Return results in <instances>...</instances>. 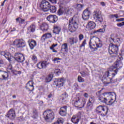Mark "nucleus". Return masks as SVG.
<instances>
[{
	"label": "nucleus",
	"instance_id": "f257e3e1",
	"mask_svg": "<svg viewBox=\"0 0 124 124\" xmlns=\"http://www.w3.org/2000/svg\"><path fill=\"white\" fill-rule=\"evenodd\" d=\"M117 59L116 62L114 63L115 66H112L110 67L108 71L106 73L103 78V83L106 86L111 84V83H114V77L118 72V69L123 67V57H120Z\"/></svg>",
	"mask_w": 124,
	"mask_h": 124
},
{
	"label": "nucleus",
	"instance_id": "f03ea898",
	"mask_svg": "<svg viewBox=\"0 0 124 124\" xmlns=\"http://www.w3.org/2000/svg\"><path fill=\"white\" fill-rule=\"evenodd\" d=\"M105 96L107 98L103 97L102 95H99L98 97V100L99 102H102L103 103H105L106 104H112L116 101L117 99V95L116 93L113 92L106 93H104Z\"/></svg>",
	"mask_w": 124,
	"mask_h": 124
},
{
	"label": "nucleus",
	"instance_id": "7ed1b4c3",
	"mask_svg": "<svg viewBox=\"0 0 124 124\" xmlns=\"http://www.w3.org/2000/svg\"><path fill=\"white\" fill-rule=\"evenodd\" d=\"M79 26V20L76 17L71 18L69 19V23L68 25V30L70 32H74L78 30Z\"/></svg>",
	"mask_w": 124,
	"mask_h": 124
},
{
	"label": "nucleus",
	"instance_id": "20e7f679",
	"mask_svg": "<svg viewBox=\"0 0 124 124\" xmlns=\"http://www.w3.org/2000/svg\"><path fill=\"white\" fill-rule=\"evenodd\" d=\"M87 102L86 99H80L79 97L74 98L73 100V104L75 107L78 108H83L84 106L86 105Z\"/></svg>",
	"mask_w": 124,
	"mask_h": 124
},
{
	"label": "nucleus",
	"instance_id": "39448f33",
	"mask_svg": "<svg viewBox=\"0 0 124 124\" xmlns=\"http://www.w3.org/2000/svg\"><path fill=\"white\" fill-rule=\"evenodd\" d=\"M93 17L95 20V23L98 25H101L103 22V17L101 15V12L98 10H95L93 13Z\"/></svg>",
	"mask_w": 124,
	"mask_h": 124
},
{
	"label": "nucleus",
	"instance_id": "423d86ee",
	"mask_svg": "<svg viewBox=\"0 0 124 124\" xmlns=\"http://www.w3.org/2000/svg\"><path fill=\"white\" fill-rule=\"evenodd\" d=\"M109 108L107 107L99 106L96 108V112L97 114H100L101 117H105L108 113Z\"/></svg>",
	"mask_w": 124,
	"mask_h": 124
},
{
	"label": "nucleus",
	"instance_id": "0eeeda50",
	"mask_svg": "<svg viewBox=\"0 0 124 124\" xmlns=\"http://www.w3.org/2000/svg\"><path fill=\"white\" fill-rule=\"evenodd\" d=\"M44 118L46 122H52L54 119H55V117L54 116V112L51 110V109H47L44 113Z\"/></svg>",
	"mask_w": 124,
	"mask_h": 124
},
{
	"label": "nucleus",
	"instance_id": "6e6552de",
	"mask_svg": "<svg viewBox=\"0 0 124 124\" xmlns=\"http://www.w3.org/2000/svg\"><path fill=\"white\" fill-rule=\"evenodd\" d=\"M14 45L17 47V48H20V49H23V48L26 47L27 45L25 40L21 39H16L14 42Z\"/></svg>",
	"mask_w": 124,
	"mask_h": 124
},
{
	"label": "nucleus",
	"instance_id": "1a4fd4ad",
	"mask_svg": "<svg viewBox=\"0 0 124 124\" xmlns=\"http://www.w3.org/2000/svg\"><path fill=\"white\" fill-rule=\"evenodd\" d=\"M119 51V47L117 45H112L109 46L108 49V52L111 57H117L118 56V52Z\"/></svg>",
	"mask_w": 124,
	"mask_h": 124
},
{
	"label": "nucleus",
	"instance_id": "9d476101",
	"mask_svg": "<svg viewBox=\"0 0 124 124\" xmlns=\"http://www.w3.org/2000/svg\"><path fill=\"white\" fill-rule=\"evenodd\" d=\"M50 6L51 4L46 0H43L40 5L42 10L44 11V12L49 11V9L50 8Z\"/></svg>",
	"mask_w": 124,
	"mask_h": 124
},
{
	"label": "nucleus",
	"instance_id": "9b49d317",
	"mask_svg": "<svg viewBox=\"0 0 124 124\" xmlns=\"http://www.w3.org/2000/svg\"><path fill=\"white\" fill-rule=\"evenodd\" d=\"M14 58L17 62H23L24 61H25V56L20 52L16 53Z\"/></svg>",
	"mask_w": 124,
	"mask_h": 124
},
{
	"label": "nucleus",
	"instance_id": "f8f14e48",
	"mask_svg": "<svg viewBox=\"0 0 124 124\" xmlns=\"http://www.w3.org/2000/svg\"><path fill=\"white\" fill-rule=\"evenodd\" d=\"M64 78H55L53 80V84L55 85L58 88H61L64 84Z\"/></svg>",
	"mask_w": 124,
	"mask_h": 124
},
{
	"label": "nucleus",
	"instance_id": "ddd939ff",
	"mask_svg": "<svg viewBox=\"0 0 124 124\" xmlns=\"http://www.w3.org/2000/svg\"><path fill=\"white\" fill-rule=\"evenodd\" d=\"M46 20L48 21L49 23L55 24V23L59 20V18L56 15H50L46 17Z\"/></svg>",
	"mask_w": 124,
	"mask_h": 124
},
{
	"label": "nucleus",
	"instance_id": "4468645a",
	"mask_svg": "<svg viewBox=\"0 0 124 124\" xmlns=\"http://www.w3.org/2000/svg\"><path fill=\"white\" fill-rule=\"evenodd\" d=\"M8 72L0 70V80H8Z\"/></svg>",
	"mask_w": 124,
	"mask_h": 124
},
{
	"label": "nucleus",
	"instance_id": "2eb2a0df",
	"mask_svg": "<svg viewBox=\"0 0 124 124\" xmlns=\"http://www.w3.org/2000/svg\"><path fill=\"white\" fill-rule=\"evenodd\" d=\"M15 116H16L15 111L13 109H10L6 115V117L9 118L11 120H14L15 119Z\"/></svg>",
	"mask_w": 124,
	"mask_h": 124
},
{
	"label": "nucleus",
	"instance_id": "dca6fc26",
	"mask_svg": "<svg viewBox=\"0 0 124 124\" xmlns=\"http://www.w3.org/2000/svg\"><path fill=\"white\" fill-rule=\"evenodd\" d=\"M33 81L32 80L30 81L26 84V89L29 92H32L34 90V87H33Z\"/></svg>",
	"mask_w": 124,
	"mask_h": 124
},
{
	"label": "nucleus",
	"instance_id": "f3484780",
	"mask_svg": "<svg viewBox=\"0 0 124 124\" xmlns=\"http://www.w3.org/2000/svg\"><path fill=\"white\" fill-rule=\"evenodd\" d=\"M49 62H47L46 61H43V62H40L37 64V66L39 69H42V68H46Z\"/></svg>",
	"mask_w": 124,
	"mask_h": 124
},
{
	"label": "nucleus",
	"instance_id": "a211bd4d",
	"mask_svg": "<svg viewBox=\"0 0 124 124\" xmlns=\"http://www.w3.org/2000/svg\"><path fill=\"white\" fill-rule=\"evenodd\" d=\"M91 15V13L89 11L88 9H86L84 10L82 14V18L83 20H88L90 18V15Z\"/></svg>",
	"mask_w": 124,
	"mask_h": 124
},
{
	"label": "nucleus",
	"instance_id": "6ab92c4d",
	"mask_svg": "<svg viewBox=\"0 0 124 124\" xmlns=\"http://www.w3.org/2000/svg\"><path fill=\"white\" fill-rule=\"evenodd\" d=\"M67 111V107L66 106H63L61 108L59 111V114L62 117H64L66 116V112Z\"/></svg>",
	"mask_w": 124,
	"mask_h": 124
},
{
	"label": "nucleus",
	"instance_id": "aec40b11",
	"mask_svg": "<svg viewBox=\"0 0 124 124\" xmlns=\"http://www.w3.org/2000/svg\"><path fill=\"white\" fill-rule=\"evenodd\" d=\"M0 55L1 56H4V57H5V58H6V59H7L8 61H9V62H12V60H11V59H12V58H13V57H11V55H10V54L8 53H5V52L4 51H1L0 52Z\"/></svg>",
	"mask_w": 124,
	"mask_h": 124
},
{
	"label": "nucleus",
	"instance_id": "412c9836",
	"mask_svg": "<svg viewBox=\"0 0 124 124\" xmlns=\"http://www.w3.org/2000/svg\"><path fill=\"white\" fill-rule=\"evenodd\" d=\"M95 27H96V24L93 21H90L87 25V28H88L90 31L95 29Z\"/></svg>",
	"mask_w": 124,
	"mask_h": 124
},
{
	"label": "nucleus",
	"instance_id": "4be33fe9",
	"mask_svg": "<svg viewBox=\"0 0 124 124\" xmlns=\"http://www.w3.org/2000/svg\"><path fill=\"white\" fill-rule=\"evenodd\" d=\"M51 37H52V34L51 33H46L42 36L41 40H42V41H45L46 39L51 38Z\"/></svg>",
	"mask_w": 124,
	"mask_h": 124
},
{
	"label": "nucleus",
	"instance_id": "5701e85b",
	"mask_svg": "<svg viewBox=\"0 0 124 124\" xmlns=\"http://www.w3.org/2000/svg\"><path fill=\"white\" fill-rule=\"evenodd\" d=\"M40 29L43 31H46L49 29V26L46 23L44 22L42 24Z\"/></svg>",
	"mask_w": 124,
	"mask_h": 124
},
{
	"label": "nucleus",
	"instance_id": "b1692460",
	"mask_svg": "<svg viewBox=\"0 0 124 124\" xmlns=\"http://www.w3.org/2000/svg\"><path fill=\"white\" fill-rule=\"evenodd\" d=\"M79 121H80V117L77 116H74L71 119V121L75 124H78V123H79Z\"/></svg>",
	"mask_w": 124,
	"mask_h": 124
},
{
	"label": "nucleus",
	"instance_id": "393cba45",
	"mask_svg": "<svg viewBox=\"0 0 124 124\" xmlns=\"http://www.w3.org/2000/svg\"><path fill=\"white\" fill-rule=\"evenodd\" d=\"M29 44L31 50H33V49H34V47L37 45L36 41L34 40H31Z\"/></svg>",
	"mask_w": 124,
	"mask_h": 124
},
{
	"label": "nucleus",
	"instance_id": "a878e982",
	"mask_svg": "<svg viewBox=\"0 0 124 124\" xmlns=\"http://www.w3.org/2000/svg\"><path fill=\"white\" fill-rule=\"evenodd\" d=\"M64 11H65V9L62 7H60L58 11L57 14L61 16L63 14Z\"/></svg>",
	"mask_w": 124,
	"mask_h": 124
},
{
	"label": "nucleus",
	"instance_id": "bb28decb",
	"mask_svg": "<svg viewBox=\"0 0 124 124\" xmlns=\"http://www.w3.org/2000/svg\"><path fill=\"white\" fill-rule=\"evenodd\" d=\"M78 42V38H69V43L71 45H73L74 43H76Z\"/></svg>",
	"mask_w": 124,
	"mask_h": 124
},
{
	"label": "nucleus",
	"instance_id": "cd10ccee",
	"mask_svg": "<svg viewBox=\"0 0 124 124\" xmlns=\"http://www.w3.org/2000/svg\"><path fill=\"white\" fill-rule=\"evenodd\" d=\"M27 30L29 31H31V32H33V31H35V25L31 24L28 27Z\"/></svg>",
	"mask_w": 124,
	"mask_h": 124
},
{
	"label": "nucleus",
	"instance_id": "c85d7f7f",
	"mask_svg": "<svg viewBox=\"0 0 124 124\" xmlns=\"http://www.w3.org/2000/svg\"><path fill=\"white\" fill-rule=\"evenodd\" d=\"M32 118L34 119H37V118H38V113L37 112V110H36V109H33Z\"/></svg>",
	"mask_w": 124,
	"mask_h": 124
},
{
	"label": "nucleus",
	"instance_id": "c756f323",
	"mask_svg": "<svg viewBox=\"0 0 124 124\" xmlns=\"http://www.w3.org/2000/svg\"><path fill=\"white\" fill-rule=\"evenodd\" d=\"M95 45L93 44L92 45V41L90 40L89 42V47L92 50V51H96L97 48L95 46Z\"/></svg>",
	"mask_w": 124,
	"mask_h": 124
},
{
	"label": "nucleus",
	"instance_id": "7c9ffc66",
	"mask_svg": "<svg viewBox=\"0 0 124 124\" xmlns=\"http://www.w3.org/2000/svg\"><path fill=\"white\" fill-rule=\"evenodd\" d=\"M51 13H55L56 11H57V7L55 6H51L49 8V10Z\"/></svg>",
	"mask_w": 124,
	"mask_h": 124
},
{
	"label": "nucleus",
	"instance_id": "2f4dec72",
	"mask_svg": "<svg viewBox=\"0 0 124 124\" xmlns=\"http://www.w3.org/2000/svg\"><path fill=\"white\" fill-rule=\"evenodd\" d=\"M62 50H63L65 52H68V47L67 44L65 43L62 45Z\"/></svg>",
	"mask_w": 124,
	"mask_h": 124
},
{
	"label": "nucleus",
	"instance_id": "473e14b6",
	"mask_svg": "<svg viewBox=\"0 0 124 124\" xmlns=\"http://www.w3.org/2000/svg\"><path fill=\"white\" fill-rule=\"evenodd\" d=\"M60 31H61V28H60L59 27H54V29L53 30L54 33H55L56 34H59Z\"/></svg>",
	"mask_w": 124,
	"mask_h": 124
},
{
	"label": "nucleus",
	"instance_id": "72a5a7b5",
	"mask_svg": "<svg viewBox=\"0 0 124 124\" xmlns=\"http://www.w3.org/2000/svg\"><path fill=\"white\" fill-rule=\"evenodd\" d=\"M53 79V75H49L46 78V83H49L52 81Z\"/></svg>",
	"mask_w": 124,
	"mask_h": 124
},
{
	"label": "nucleus",
	"instance_id": "f704fd0d",
	"mask_svg": "<svg viewBox=\"0 0 124 124\" xmlns=\"http://www.w3.org/2000/svg\"><path fill=\"white\" fill-rule=\"evenodd\" d=\"M31 60L34 63L37 62V57L35 55H33L31 57Z\"/></svg>",
	"mask_w": 124,
	"mask_h": 124
},
{
	"label": "nucleus",
	"instance_id": "c9c22d12",
	"mask_svg": "<svg viewBox=\"0 0 124 124\" xmlns=\"http://www.w3.org/2000/svg\"><path fill=\"white\" fill-rule=\"evenodd\" d=\"M105 32V29L104 28L103 29H99L97 31H95L93 33H96V32H101V33H104Z\"/></svg>",
	"mask_w": 124,
	"mask_h": 124
},
{
	"label": "nucleus",
	"instance_id": "e433bc0d",
	"mask_svg": "<svg viewBox=\"0 0 124 124\" xmlns=\"http://www.w3.org/2000/svg\"><path fill=\"white\" fill-rule=\"evenodd\" d=\"M83 5L81 4H78L77 6V9L78 11H81L83 9Z\"/></svg>",
	"mask_w": 124,
	"mask_h": 124
},
{
	"label": "nucleus",
	"instance_id": "4c0bfd02",
	"mask_svg": "<svg viewBox=\"0 0 124 124\" xmlns=\"http://www.w3.org/2000/svg\"><path fill=\"white\" fill-rule=\"evenodd\" d=\"M95 44L96 48H101L102 47V43L100 41V40H99V42Z\"/></svg>",
	"mask_w": 124,
	"mask_h": 124
},
{
	"label": "nucleus",
	"instance_id": "58836bf2",
	"mask_svg": "<svg viewBox=\"0 0 124 124\" xmlns=\"http://www.w3.org/2000/svg\"><path fill=\"white\" fill-rule=\"evenodd\" d=\"M62 96L63 97L62 98V100L63 101V102H64V101H65V99L67 97H68V94H67L66 93H64L62 94Z\"/></svg>",
	"mask_w": 124,
	"mask_h": 124
},
{
	"label": "nucleus",
	"instance_id": "ea45409f",
	"mask_svg": "<svg viewBox=\"0 0 124 124\" xmlns=\"http://www.w3.org/2000/svg\"><path fill=\"white\" fill-rule=\"evenodd\" d=\"M92 107H93V103L90 102H88L87 104V106H86L87 109H91V108H92Z\"/></svg>",
	"mask_w": 124,
	"mask_h": 124
},
{
	"label": "nucleus",
	"instance_id": "a19ab883",
	"mask_svg": "<svg viewBox=\"0 0 124 124\" xmlns=\"http://www.w3.org/2000/svg\"><path fill=\"white\" fill-rule=\"evenodd\" d=\"M109 17L110 18V19H112L113 18H116V19H118V18H119V16H118L117 14H115V15H110L109 16Z\"/></svg>",
	"mask_w": 124,
	"mask_h": 124
},
{
	"label": "nucleus",
	"instance_id": "79ce46f5",
	"mask_svg": "<svg viewBox=\"0 0 124 124\" xmlns=\"http://www.w3.org/2000/svg\"><path fill=\"white\" fill-rule=\"evenodd\" d=\"M86 44H87V40L85 39L82 42L81 45L79 46L80 49L82 48V47H85V45H86Z\"/></svg>",
	"mask_w": 124,
	"mask_h": 124
},
{
	"label": "nucleus",
	"instance_id": "37998d69",
	"mask_svg": "<svg viewBox=\"0 0 124 124\" xmlns=\"http://www.w3.org/2000/svg\"><path fill=\"white\" fill-rule=\"evenodd\" d=\"M12 72L15 75H17V74H21L22 73V72L19 71H16L15 70H12Z\"/></svg>",
	"mask_w": 124,
	"mask_h": 124
},
{
	"label": "nucleus",
	"instance_id": "c03bdc74",
	"mask_svg": "<svg viewBox=\"0 0 124 124\" xmlns=\"http://www.w3.org/2000/svg\"><path fill=\"white\" fill-rule=\"evenodd\" d=\"M61 59L59 58H55L53 60V62H55V63H60L61 62L60 61Z\"/></svg>",
	"mask_w": 124,
	"mask_h": 124
},
{
	"label": "nucleus",
	"instance_id": "a18cd8bd",
	"mask_svg": "<svg viewBox=\"0 0 124 124\" xmlns=\"http://www.w3.org/2000/svg\"><path fill=\"white\" fill-rule=\"evenodd\" d=\"M88 102H90L91 103H92V104L94 102V97L93 96L90 97L89 99Z\"/></svg>",
	"mask_w": 124,
	"mask_h": 124
},
{
	"label": "nucleus",
	"instance_id": "49530a36",
	"mask_svg": "<svg viewBox=\"0 0 124 124\" xmlns=\"http://www.w3.org/2000/svg\"><path fill=\"white\" fill-rule=\"evenodd\" d=\"M115 37H117V35H115V34H110V39L114 41L115 40Z\"/></svg>",
	"mask_w": 124,
	"mask_h": 124
},
{
	"label": "nucleus",
	"instance_id": "de8ad7c7",
	"mask_svg": "<svg viewBox=\"0 0 124 124\" xmlns=\"http://www.w3.org/2000/svg\"><path fill=\"white\" fill-rule=\"evenodd\" d=\"M78 80L79 83H82V82H84V78H82L81 76H79L78 78Z\"/></svg>",
	"mask_w": 124,
	"mask_h": 124
},
{
	"label": "nucleus",
	"instance_id": "09e8293b",
	"mask_svg": "<svg viewBox=\"0 0 124 124\" xmlns=\"http://www.w3.org/2000/svg\"><path fill=\"white\" fill-rule=\"evenodd\" d=\"M78 38L79 41H82V40H83V39H84V35H83L82 34H80L78 35Z\"/></svg>",
	"mask_w": 124,
	"mask_h": 124
},
{
	"label": "nucleus",
	"instance_id": "8fccbe9b",
	"mask_svg": "<svg viewBox=\"0 0 124 124\" xmlns=\"http://www.w3.org/2000/svg\"><path fill=\"white\" fill-rule=\"evenodd\" d=\"M64 12H65L66 14H71V12H70V9H67L66 10H65Z\"/></svg>",
	"mask_w": 124,
	"mask_h": 124
},
{
	"label": "nucleus",
	"instance_id": "3c124183",
	"mask_svg": "<svg viewBox=\"0 0 124 124\" xmlns=\"http://www.w3.org/2000/svg\"><path fill=\"white\" fill-rule=\"evenodd\" d=\"M56 46H58V44L52 45V46L50 47V50H53L55 47H56Z\"/></svg>",
	"mask_w": 124,
	"mask_h": 124
},
{
	"label": "nucleus",
	"instance_id": "603ef678",
	"mask_svg": "<svg viewBox=\"0 0 124 124\" xmlns=\"http://www.w3.org/2000/svg\"><path fill=\"white\" fill-rule=\"evenodd\" d=\"M8 70H11V72H12V70H14L12 69V65L9 64L8 67Z\"/></svg>",
	"mask_w": 124,
	"mask_h": 124
},
{
	"label": "nucleus",
	"instance_id": "864d4df0",
	"mask_svg": "<svg viewBox=\"0 0 124 124\" xmlns=\"http://www.w3.org/2000/svg\"><path fill=\"white\" fill-rule=\"evenodd\" d=\"M48 98H52L53 97V93L51 92L47 96Z\"/></svg>",
	"mask_w": 124,
	"mask_h": 124
},
{
	"label": "nucleus",
	"instance_id": "5fc2aeb1",
	"mask_svg": "<svg viewBox=\"0 0 124 124\" xmlns=\"http://www.w3.org/2000/svg\"><path fill=\"white\" fill-rule=\"evenodd\" d=\"M49 1L52 3H57V1L56 0H49Z\"/></svg>",
	"mask_w": 124,
	"mask_h": 124
},
{
	"label": "nucleus",
	"instance_id": "6e6d98bb",
	"mask_svg": "<svg viewBox=\"0 0 124 124\" xmlns=\"http://www.w3.org/2000/svg\"><path fill=\"white\" fill-rule=\"evenodd\" d=\"M84 96L86 98H88L89 97V94L87 93H85L84 94Z\"/></svg>",
	"mask_w": 124,
	"mask_h": 124
},
{
	"label": "nucleus",
	"instance_id": "4d7b16f0",
	"mask_svg": "<svg viewBox=\"0 0 124 124\" xmlns=\"http://www.w3.org/2000/svg\"><path fill=\"white\" fill-rule=\"evenodd\" d=\"M21 21H19V23H21V24H23L24 22H25V19H23L22 18L20 19Z\"/></svg>",
	"mask_w": 124,
	"mask_h": 124
},
{
	"label": "nucleus",
	"instance_id": "13d9d810",
	"mask_svg": "<svg viewBox=\"0 0 124 124\" xmlns=\"http://www.w3.org/2000/svg\"><path fill=\"white\" fill-rule=\"evenodd\" d=\"M117 42L118 43H120V42H121V39L120 38H118L116 39Z\"/></svg>",
	"mask_w": 124,
	"mask_h": 124
},
{
	"label": "nucleus",
	"instance_id": "bf43d9fd",
	"mask_svg": "<svg viewBox=\"0 0 124 124\" xmlns=\"http://www.w3.org/2000/svg\"><path fill=\"white\" fill-rule=\"evenodd\" d=\"M81 74L83 77H85V75H86V73L83 72L81 73Z\"/></svg>",
	"mask_w": 124,
	"mask_h": 124
},
{
	"label": "nucleus",
	"instance_id": "052dcab7",
	"mask_svg": "<svg viewBox=\"0 0 124 124\" xmlns=\"http://www.w3.org/2000/svg\"><path fill=\"white\" fill-rule=\"evenodd\" d=\"M118 27H123V25L122 24V23H119L117 24Z\"/></svg>",
	"mask_w": 124,
	"mask_h": 124
},
{
	"label": "nucleus",
	"instance_id": "680f3d73",
	"mask_svg": "<svg viewBox=\"0 0 124 124\" xmlns=\"http://www.w3.org/2000/svg\"><path fill=\"white\" fill-rule=\"evenodd\" d=\"M100 4L102 6H105V3H104V2H101Z\"/></svg>",
	"mask_w": 124,
	"mask_h": 124
},
{
	"label": "nucleus",
	"instance_id": "e2e57ef3",
	"mask_svg": "<svg viewBox=\"0 0 124 124\" xmlns=\"http://www.w3.org/2000/svg\"><path fill=\"white\" fill-rule=\"evenodd\" d=\"M20 20H21V18H20V17H18V18H16V22H19L20 21Z\"/></svg>",
	"mask_w": 124,
	"mask_h": 124
},
{
	"label": "nucleus",
	"instance_id": "0e129e2a",
	"mask_svg": "<svg viewBox=\"0 0 124 124\" xmlns=\"http://www.w3.org/2000/svg\"><path fill=\"white\" fill-rule=\"evenodd\" d=\"M51 50H52V52H53V53H57L58 52V51L55 50L54 48H53V49H51Z\"/></svg>",
	"mask_w": 124,
	"mask_h": 124
},
{
	"label": "nucleus",
	"instance_id": "69168bd1",
	"mask_svg": "<svg viewBox=\"0 0 124 124\" xmlns=\"http://www.w3.org/2000/svg\"><path fill=\"white\" fill-rule=\"evenodd\" d=\"M3 64V61L0 59V64Z\"/></svg>",
	"mask_w": 124,
	"mask_h": 124
},
{
	"label": "nucleus",
	"instance_id": "338daca9",
	"mask_svg": "<svg viewBox=\"0 0 124 124\" xmlns=\"http://www.w3.org/2000/svg\"><path fill=\"white\" fill-rule=\"evenodd\" d=\"M116 22H121V18H119V19H117L116 20Z\"/></svg>",
	"mask_w": 124,
	"mask_h": 124
},
{
	"label": "nucleus",
	"instance_id": "774afa93",
	"mask_svg": "<svg viewBox=\"0 0 124 124\" xmlns=\"http://www.w3.org/2000/svg\"><path fill=\"white\" fill-rule=\"evenodd\" d=\"M16 31V28H13V30H11V31L12 32V31Z\"/></svg>",
	"mask_w": 124,
	"mask_h": 124
}]
</instances>
